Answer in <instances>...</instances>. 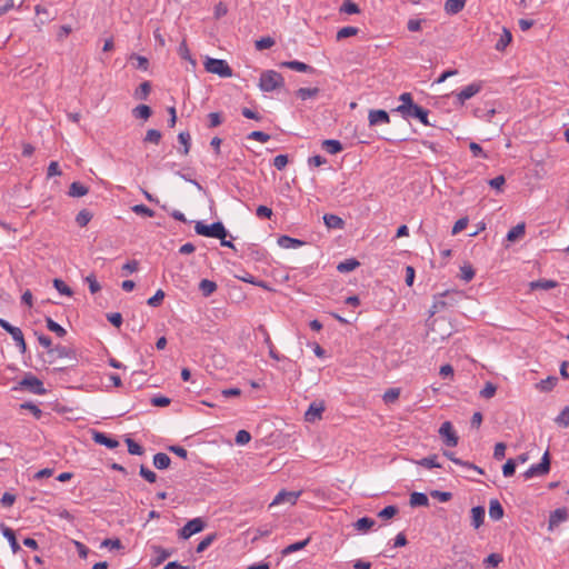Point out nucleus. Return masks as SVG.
<instances>
[{
	"mask_svg": "<svg viewBox=\"0 0 569 569\" xmlns=\"http://www.w3.org/2000/svg\"><path fill=\"white\" fill-rule=\"evenodd\" d=\"M299 495L300 492L282 490L278 492V495L274 497L270 506L280 505L282 502H289L290 505H295Z\"/></svg>",
	"mask_w": 569,
	"mask_h": 569,
	"instance_id": "nucleus-11",
	"label": "nucleus"
},
{
	"mask_svg": "<svg viewBox=\"0 0 569 569\" xmlns=\"http://www.w3.org/2000/svg\"><path fill=\"white\" fill-rule=\"evenodd\" d=\"M368 120L370 126H377L380 123H389L390 117L385 110H370Z\"/></svg>",
	"mask_w": 569,
	"mask_h": 569,
	"instance_id": "nucleus-13",
	"label": "nucleus"
},
{
	"mask_svg": "<svg viewBox=\"0 0 569 569\" xmlns=\"http://www.w3.org/2000/svg\"><path fill=\"white\" fill-rule=\"evenodd\" d=\"M323 411L325 406L322 403L312 402L305 413V419L308 422H315L321 418Z\"/></svg>",
	"mask_w": 569,
	"mask_h": 569,
	"instance_id": "nucleus-12",
	"label": "nucleus"
},
{
	"mask_svg": "<svg viewBox=\"0 0 569 569\" xmlns=\"http://www.w3.org/2000/svg\"><path fill=\"white\" fill-rule=\"evenodd\" d=\"M281 67H284V68H288L291 70H296L299 72H312L313 71L312 67H310L309 64H307L305 62L298 61V60L284 61L281 63Z\"/></svg>",
	"mask_w": 569,
	"mask_h": 569,
	"instance_id": "nucleus-19",
	"label": "nucleus"
},
{
	"mask_svg": "<svg viewBox=\"0 0 569 569\" xmlns=\"http://www.w3.org/2000/svg\"><path fill=\"white\" fill-rule=\"evenodd\" d=\"M171 459L167 453L158 452L153 456V466L157 469H166L170 466Z\"/></svg>",
	"mask_w": 569,
	"mask_h": 569,
	"instance_id": "nucleus-29",
	"label": "nucleus"
},
{
	"mask_svg": "<svg viewBox=\"0 0 569 569\" xmlns=\"http://www.w3.org/2000/svg\"><path fill=\"white\" fill-rule=\"evenodd\" d=\"M473 277H475V270L470 264H466L460 268V278L463 281L469 282L473 279Z\"/></svg>",
	"mask_w": 569,
	"mask_h": 569,
	"instance_id": "nucleus-53",
	"label": "nucleus"
},
{
	"mask_svg": "<svg viewBox=\"0 0 569 569\" xmlns=\"http://www.w3.org/2000/svg\"><path fill=\"white\" fill-rule=\"evenodd\" d=\"M132 114L137 119L148 120L152 114V110L147 104H139L132 110Z\"/></svg>",
	"mask_w": 569,
	"mask_h": 569,
	"instance_id": "nucleus-32",
	"label": "nucleus"
},
{
	"mask_svg": "<svg viewBox=\"0 0 569 569\" xmlns=\"http://www.w3.org/2000/svg\"><path fill=\"white\" fill-rule=\"evenodd\" d=\"M465 298L463 291L461 290H446L433 297L432 309L433 312H438L445 308L453 307L456 303Z\"/></svg>",
	"mask_w": 569,
	"mask_h": 569,
	"instance_id": "nucleus-1",
	"label": "nucleus"
},
{
	"mask_svg": "<svg viewBox=\"0 0 569 569\" xmlns=\"http://www.w3.org/2000/svg\"><path fill=\"white\" fill-rule=\"evenodd\" d=\"M274 44V39L271 37H264L256 41L254 46L257 50L269 49Z\"/></svg>",
	"mask_w": 569,
	"mask_h": 569,
	"instance_id": "nucleus-56",
	"label": "nucleus"
},
{
	"mask_svg": "<svg viewBox=\"0 0 569 569\" xmlns=\"http://www.w3.org/2000/svg\"><path fill=\"white\" fill-rule=\"evenodd\" d=\"M178 141L181 144L182 148H180L178 151L182 156H187L190 152L191 148V136L188 131H182L178 134Z\"/></svg>",
	"mask_w": 569,
	"mask_h": 569,
	"instance_id": "nucleus-18",
	"label": "nucleus"
},
{
	"mask_svg": "<svg viewBox=\"0 0 569 569\" xmlns=\"http://www.w3.org/2000/svg\"><path fill=\"white\" fill-rule=\"evenodd\" d=\"M340 11L348 13V14H355V13H358L360 11V9H359L358 4L355 3L353 1L345 0L340 8Z\"/></svg>",
	"mask_w": 569,
	"mask_h": 569,
	"instance_id": "nucleus-48",
	"label": "nucleus"
},
{
	"mask_svg": "<svg viewBox=\"0 0 569 569\" xmlns=\"http://www.w3.org/2000/svg\"><path fill=\"white\" fill-rule=\"evenodd\" d=\"M151 91V83L143 81L136 90L134 98L139 100H146Z\"/></svg>",
	"mask_w": 569,
	"mask_h": 569,
	"instance_id": "nucleus-35",
	"label": "nucleus"
},
{
	"mask_svg": "<svg viewBox=\"0 0 569 569\" xmlns=\"http://www.w3.org/2000/svg\"><path fill=\"white\" fill-rule=\"evenodd\" d=\"M204 69L206 71L218 74L222 78H229L232 76V69L224 60L221 59L207 58Z\"/></svg>",
	"mask_w": 569,
	"mask_h": 569,
	"instance_id": "nucleus-4",
	"label": "nucleus"
},
{
	"mask_svg": "<svg viewBox=\"0 0 569 569\" xmlns=\"http://www.w3.org/2000/svg\"><path fill=\"white\" fill-rule=\"evenodd\" d=\"M489 517L496 521L503 517V508L497 499H491L489 502Z\"/></svg>",
	"mask_w": 569,
	"mask_h": 569,
	"instance_id": "nucleus-22",
	"label": "nucleus"
},
{
	"mask_svg": "<svg viewBox=\"0 0 569 569\" xmlns=\"http://www.w3.org/2000/svg\"><path fill=\"white\" fill-rule=\"evenodd\" d=\"M322 148L330 154H337L343 149L342 143L335 139L323 140Z\"/></svg>",
	"mask_w": 569,
	"mask_h": 569,
	"instance_id": "nucleus-24",
	"label": "nucleus"
},
{
	"mask_svg": "<svg viewBox=\"0 0 569 569\" xmlns=\"http://www.w3.org/2000/svg\"><path fill=\"white\" fill-rule=\"evenodd\" d=\"M550 470V455L546 451L541 458V461L537 465H532L525 473V479H531L533 477L545 476Z\"/></svg>",
	"mask_w": 569,
	"mask_h": 569,
	"instance_id": "nucleus-5",
	"label": "nucleus"
},
{
	"mask_svg": "<svg viewBox=\"0 0 569 569\" xmlns=\"http://www.w3.org/2000/svg\"><path fill=\"white\" fill-rule=\"evenodd\" d=\"M417 465L431 469V468H441L442 466L437 461V456H428L416 462Z\"/></svg>",
	"mask_w": 569,
	"mask_h": 569,
	"instance_id": "nucleus-39",
	"label": "nucleus"
},
{
	"mask_svg": "<svg viewBox=\"0 0 569 569\" xmlns=\"http://www.w3.org/2000/svg\"><path fill=\"white\" fill-rule=\"evenodd\" d=\"M284 86V79L281 73L274 70H267L261 72L259 78V88L263 92H272Z\"/></svg>",
	"mask_w": 569,
	"mask_h": 569,
	"instance_id": "nucleus-2",
	"label": "nucleus"
},
{
	"mask_svg": "<svg viewBox=\"0 0 569 569\" xmlns=\"http://www.w3.org/2000/svg\"><path fill=\"white\" fill-rule=\"evenodd\" d=\"M53 287L61 293L68 297H71L73 295V291L69 286L64 283L61 279H54L53 280Z\"/></svg>",
	"mask_w": 569,
	"mask_h": 569,
	"instance_id": "nucleus-46",
	"label": "nucleus"
},
{
	"mask_svg": "<svg viewBox=\"0 0 569 569\" xmlns=\"http://www.w3.org/2000/svg\"><path fill=\"white\" fill-rule=\"evenodd\" d=\"M398 513V508L396 506H387L382 510L379 511L378 517L383 520L391 519Z\"/></svg>",
	"mask_w": 569,
	"mask_h": 569,
	"instance_id": "nucleus-51",
	"label": "nucleus"
},
{
	"mask_svg": "<svg viewBox=\"0 0 569 569\" xmlns=\"http://www.w3.org/2000/svg\"><path fill=\"white\" fill-rule=\"evenodd\" d=\"M248 139L266 143L270 140V136L262 131H252L248 134Z\"/></svg>",
	"mask_w": 569,
	"mask_h": 569,
	"instance_id": "nucleus-59",
	"label": "nucleus"
},
{
	"mask_svg": "<svg viewBox=\"0 0 569 569\" xmlns=\"http://www.w3.org/2000/svg\"><path fill=\"white\" fill-rule=\"evenodd\" d=\"M89 189L81 182L74 181L69 187V196L71 197H83L88 193Z\"/></svg>",
	"mask_w": 569,
	"mask_h": 569,
	"instance_id": "nucleus-30",
	"label": "nucleus"
},
{
	"mask_svg": "<svg viewBox=\"0 0 569 569\" xmlns=\"http://www.w3.org/2000/svg\"><path fill=\"white\" fill-rule=\"evenodd\" d=\"M400 396V389L398 388H391V389H388L385 393H383V401L386 403H392L395 402Z\"/></svg>",
	"mask_w": 569,
	"mask_h": 569,
	"instance_id": "nucleus-54",
	"label": "nucleus"
},
{
	"mask_svg": "<svg viewBox=\"0 0 569 569\" xmlns=\"http://www.w3.org/2000/svg\"><path fill=\"white\" fill-rule=\"evenodd\" d=\"M46 323H47V328L54 332L57 336L59 337H63L66 336L67 331L64 328H62L59 323H57L56 321H53L51 318H47L46 319Z\"/></svg>",
	"mask_w": 569,
	"mask_h": 569,
	"instance_id": "nucleus-44",
	"label": "nucleus"
},
{
	"mask_svg": "<svg viewBox=\"0 0 569 569\" xmlns=\"http://www.w3.org/2000/svg\"><path fill=\"white\" fill-rule=\"evenodd\" d=\"M20 408L29 410L37 419H40L42 416L40 408L32 402H23L20 405Z\"/></svg>",
	"mask_w": 569,
	"mask_h": 569,
	"instance_id": "nucleus-60",
	"label": "nucleus"
},
{
	"mask_svg": "<svg viewBox=\"0 0 569 569\" xmlns=\"http://www.w3.org/2000/svg\"><path fill=\"white\" fill-rule=\"evenodd\" d=\"M497 391V386L490 381H487L485 387L480 390L479 395L483 399H491Z\"/></svg>",
	"mask_w": 569,
	"mask_h": 569,
	"instance_id": "nucleus-43",
	"label": "nucleus"
},
{
	"mask_svg": "<svg viewBox=\"0 0 569 569\" xmlns=\"http://www.w3.org/2000/svg\"><path fill=\"white\" fill-rule=\"evenodd\" d=\"M199 290L204 297H209L217 290V283L209 279H202L199 283Z\"/></svg>",
	"mask_w": 569,
	"mask_h": 569,
	"instance_id": "nucleus-33",
	"label": "nucleus"
},
{
	"mask_svg": "<svg viewBox=\"0 0 569 569\" xmlns=\"http://www.w3.org/2000/svg\"><path fill=\"white\" fill-rule=\"evenodd\" d=\"M502 557L499 553H490L485 560L483 565L489 567H498L502 562Z\"/></svg>",
	"mask_w": 569,
	"mask_h": 569,
	"instance_id": "nucleus-50",
	"label": "nucleus"
},
{
	"mask_svg": "<svg viewBox=\"0 0 569 569\" xmlns=\"http://www.w3.org/2000/svg\"><path fill=\"white\" fill-rule=\"evenodd\" d=\"M163 298H164V292H163V290L159 289L151 298L148 299L147 303L150 307H158L161 305Z\"/></svg>",
	"mask_w": 569,
	"mask_h": 569,
	"instance_id": "nucleus-62",
	"label": "nucleus"
},
{
	"mask_svg": "<svg viewBox=\"0 0 569 569\" xmlns=\"http://www.w3.org/2000/svg\"><path fill=\"white\" fill-rule=\"evenodd\" d=\"M129 59L137 61V63H136L137 69H141L143 71L148 70L149 61L146 57L132 53Z\"/></svg>",
	"mask_w": 569,
	"mask_h": 569,
	"instance_id": "nucleus-57",
	"label": "nucleus"
},
{
	"mask_svg": "<svg viewBox=\"0 0 569 569\" xmlns=\"http://www.w3.org/2000/svg\"><path fill=\"white\" fill-rule=\"evenodd\" d=\"M555 421L563 427L569 426V407H565L563 410L558 415Z\"/></svg>",
	"mask_w": 569,
	"mask_h": 569,
	"instance_id": "nucleus-63",
	"label": "nucleus"
},
{
	"mask_svg": "<svg viewBox=\"0 0 569 569\" xmlns=\"http://www.w3.org/2000/svg\"><path fill=\"white\" fill-rule=\"evenodd\" d=\"M439 435L443 438V442L448 447H456L458 445V436L455 432L451 422L446 421L439 428Z\"/></svg>",
	"mask_w": 569,
	"mask_h": 569,
	"instance_id": "nucleus-8",
	"label": "nucleus"
},
{
	"mask_svg": "<svg viewBox=\"0 0 569 569\" xmlns=\"http://www.w3.org/2000/svg\"><path fill=\"white\" fill-rule=\"evenodd\" d=\"M178 52L182 59L190 61L193 66L196 64V61L191 58L190 50L184 41L180 43Z\"/></svg>",
	"mask_w": 569,
	"mask_h": 569,
	"instance_id": "nucleus-64",
	"label": "nucleus"
},
{
	"mask_svg": "<svg viewBox=\"0 0 569 569\" xmlns=\"http://www.w3.org/2000/svg\"><path fill=\"white\" fill-rule=\"evenodd\" d=\"M236 443L239 446L247 445L251 440V435L247 430H239L236 435Z\"/></svg>",
	"mask_w": 569,
	"mask_h": 569,
	"instance_id": "nucleus-61",
	"label": "nucleus"
},
{
	"mask_svg": "<svg viewBox=\"0 0 569 569\" xmlns=\"http://www.w3.org/2000/svg\"><path fill=\"white\" fill-rule=\"evenodd\" d=\"M375 520L368 517H363L358 519L353 527L358 531H367L368 529L372 528L375 526Z\"/></svg>",
	"mask_w": 569,
	"mask_h": 569,
	"instance_id": "nucleus-38",
	"label": "nucleus"
},
{
	"mask_svg": "<svg viewBox=\"0 0 569 569\" xmlns=\"http://www.w3.org/2000/svg\"><path fill=\"white\" fill-rule=\"evenodd\" d=\"M204 521L201 518H193L189 520L180 530L179 537L182 539H188L191 536L202 531L204 529Z\"/></svg>",
	"mask_w": 569,
	"mask_h": 569,
	"instance_id": "nucleus-6",
	"label": "nucleus"
},
{
	"mask_svg": "<svg viewBox=\"0 0 569 569\" xmlns=\"http://www.w3.org/2000/svg\"><path fill=\"white\" fill-rule=\"evenodd\" d=\"M443 455H445L448 459H450L453 463H456V465L463 466V467L469 468V469H473V470H476L479 475H482V473H483V470H482L481 468H479V467L475 466V465H473V463H471V462L462 461L461 459L457 458V457L455 456V453H453V452H451V451H443Z\"/></svg>",
	"mask_w": 569,
	"mask_h": 569,
	"instance_id": "nucleus-23",
	"label": "nucleus"
},
{
	"mask_svg": "<svg viewBox=\"0 0 569 569\" xmlns=\"http://www.w3.org/2000/svg\"><path fill=\"white\" fill-rule=\"evenodd\" d=\"M526 232V226L525 223H518L517 226L512 227L508 233H507V240L510 242H515L518 239L522 238Z\"/></svg>",
	"mask_w": 569,
	"mask_h": 569,
	"instance_id": "nucleus-25",
	"label": "nucleus"
},
{
	"mask_svg": "<svg viewBox=\"0 0 569 569\" xmlns=\"http://www.w3.org/2000/svg\"><path fill=\"white\" fill-rule=\"evenodd\" d=\"M162 134L157 129H149L143 138V142H149L153 144H159Z\"/></svg>",
	"mask_w": 569,
	"mask_h": 569,
	"instance_id": "nucleus-42",
	"label": "nucleus"
},
{
	"mask_svg": "<svg viewBox=\"0 0 569 569\" xmlns=\"http://www.w3.org/2000/svg\"><path fill=\"white\" fill-rule=\"evenodd\" d=\"M480 90H481L480 83H476V82L470 83L456 94L457 100L460 104H463L467 100L475 97Z\"/></svg>",
	"mask_w": 569,
	"mask_h": 569,
	"instance_id": "nucleus-9",
	"label": "nucleus"
},
{
	"mask_svg": "<svg viewBox=\"0 0 569 569\" xmlns=\"http://www.w3.org/2000/svg\"><path fill=\"white\" fill-rule=\"evenodd\" d=\"M126 443L128 446V452L130 455L141 456L144 452L143 448L139 443L133 441L131 438H126Z\"/></svg>",
	"mask_w": 569,
	"mask_h": 569,
	"instance_id": "nucleus-47",
	"label": "nucleus"
},
{
	"mask_svg": "<svg viewBox=\"0 0 569 569\" xmlns=\"http://www.w3.org/2000/svg\"><path fill=\"white\" fill-rule=\"evenodd\" d=\"M467 0H447L443 6V10L447 14L453 16L462 11Z\"/></svg>",
	"mask_w": 569,
	"mask_h": 569,
	"instance_id": "nucleus-16",
	"label": "nucleus"
},
{
	"mask_svg": "<svg viewBox=\"0 0 569 569\" xmlns=\"http://www.w3.org/2000/svg\"><path fill=\"white\" fill-rule=\"evenodd\" d=\"M101 548H108L110 550H120L123 548V545L120 541V539H118V538H116V539L108 538L101 542Z\"/></svg>",
	"mask_w": 569,
	"mask_h": 569,
	"instance_id": "nucleus-49",
	"label": "nucleus"
},
{
	"mask_svg": "<svg viewBox=\"0 0 569 569\" xmlns=\"http://www.w3.org/2000/svg\"><path fill=\"white\" fill-rule=\"evenodd\" d=\"M512 34L509 29L502 28V33L500 34L499 40L497 41L495 48L498 51H503L507 46L511 42Z\"/></svg>",
	"mask_w": 569,
	"mask_h": 569,
	"instance_id": "nucleus-26",
	"label": "nucleus"
},
{
	"mask_svg": "<svg viewBox=\"0 0 569 569\" xmlns=\"http://www.w3.org/2000/svg\"><path fill=\"white\" fill-rule=\"evenodd\" d=\"M2 533L8 539L13 553H17L20 550V546L16 539L14 531L9 527L2 526Z\"/></svg>",
	"mask_w": 569,
	"mask_h": 569,
	"instance_id": "nucleus-28",
	"label": "nucleus"
},
{
	"mask_svg": "<svg viewBox=\"0 0 569 569\" xmlns=\"http://www.w3.org/2000/svg\"><path fill=\"white\" fill-rule=\"evenodd\" d=\"M139 475L150 483L157 480V475L143 465L140 466Z\"/></svg>",
	"mask_w": 569,
	"mask_h": 569,
	"instance_id": "nucleus-55",
	"label": "nucleus"
},
{
	"mask_svg": "<svg viewBox=\"0 0 569 569\" xmlns=\"http://www.w3.org/2000/svg\"><path fill=\"white\" fill-rule=\"evenodd\" d=\"M278 244L286 249L298 248L303 244V241L291 238L289 236H281L278 238Z\"/></svg>",
	"mask_w": 569,
	"mask_h": 569,
	"instance_id": "nucleus-27",
	"label": "nucleus"
},
{
	"mask_svg": "<svg viewBox=\"0 0 569 569\" xmlns=\"http://www.w3.org/2000/svg\"><path fill=\"white\" fill-rule=\"evenodd\" d=\"M92 439L96 443L106 446L109 449H114L119 446V441L114 438L107 436L103 432L94 431Z\"/></svg>",
	"mask_w": 569,
	"mask_h": 569,
	"instance_id": "nucleus-14",
	"label": "nucleus"
},
{
	"mask_svg": "<svg viewBox=\"0 0 569 569\" xmlns=\"http://www.w3.org/2000/svg\"><path fill=\"white\" fill-rule=\"evenodd\" d=\"M10 336L12 337V339L14 340L17 347L20 349V351L23 353L26 352L27 350V345H26V341H24V337H23V333L21 331L20 328H17L16 330H13Z\"/></svg>",
	"mask_w": 569,
	"mask_h": 569,
	"instance_id": "nucleus-36",
	"label": "nucleus"
},
{
	"mask_svg": "<svg viewBox=\"0 0 569 569\" xmlns=\"http://www.w3.org/2000/svg\"><path fill=\"white\" fill-rule=\"evenodd\" d=\"M428 113L429 111L427 109H423L422 107L416 104L410 109L408 113L403 114L402 117L405 119L416 118L425 126H433L432 123L429 122Z\"/></svg>",
	"mask_w": 569,
	"mask_h": 569,
	"instance_id": "nucleus-10",
	"label": "nucleus"
},
{
	"mask_svg": "<svg viewBox=\"0 0 569 569\" xmlns=\"http://www.w3.org/2000/svg\"><path fill=\"white\" fill-rule=\"evenodd\" d=\"M19 388L20 389H27L29 390L30 392L34 393V395H44L46 393V389L43 387V383L40 379H38L37 377L30 375V376H27L24 377L20 382H19Z\"/></svg>",
	"mask_w": 569,
	"mask_h": 569,
	"instance_id": "nucleus-7",
	"label": "nucleus"
},
{
	"mask_svg": "<svg viewBox=\"0 0 569 569\" xmlns=\"http://www.w3.org/2000/svg\"><path fill=\"white\" fill-rule=\"evenodd\" d=\"M568 513L566 509H556L549 518V528L552 529L557 527L559 523L567 520Z\"/></svg>",
	"mask_w": 569,
	"mask_h": 569,
	"instance_id": "nucleus-21",
	"label": "nucleus"
},
{
	"mask_svg": "<svg viewBox=\"0 0 569 569\" xmlns=\"http://www.w3.org/2000/svg\"><path fill=\"white\" fill-rule=\"evenodd\" d=\"M323 222L329 229H342L345 221L336 214L327 213L323 216Z\"/></svg>",
	"mask_w": 569,
	"mask_h": 569,
	"instance_id": "nucleus-20",
	"label": "nucleus"
},
{
	"mask_svg": "<svg viewBox=\"0 0 569 569\" xmlns=\"http://www.w3.org/2000/svg\"><path fill=\"white\" fill-rule=\"evenodd\" d=\"M194 231L199 236L217 239L226 238L228 236L227 229L220 221L213 222L210 226H207L201 221H197L194 224Z\"/></svg>",
	"mask_w": 569,
	"mask_h": 569,
	"instance_id": "nucleus-3",
	"label": "nucleus"
},
{
	"mask_svg": "<svg viewBox=\"0 0 569 569\" xmlns=\"http://www.w3.org/2000/svg\"><path fill=\"white\" fill-rule=\"evenodd\" d=\"M131 210L137 213V214H141V216H146V217H153L154 216V211L150 208H148L147 206L144 204H134Z\"/></svg>",
	"mask_w": 569,
	"mask_h": 569,
	"instance_id": "nucleus-58",
	"label": "nucleus"
},
{
	"mask_svg": "<svg viewBox=\"0 0 569 569\" xmlns=\"http://www.w3.org/2000/svg\"><path fill=\"white\" fill-rule=\"evenodd\" d=\"M319 91V88H300L296 91V94L301 100H307L317 97Z\"/></svg>",
	"mask_w": 569,
	"mask_h": 569,
	"instance_id": "nucleus-37",
	"label": "nucleus"
},
{
	"mask_svg": "<svg viewBox=\"0 0 569 569\" xmlns=\"http://www.w3.org/2000/svg\"><path fill=\"white\" fill-rule=\"evenodd\" d=\"M429 505V499L426 493L422 492H413L410 496V506L411 507H427Z\"/></svg>",
	"mask_w": 569,
	"mask_h": 569,
	"instance_id": "nucleus-31",
	"label": "nucleus"
},
{
	"mask_svg": "<svg viewBox=\"0 0 569 569\" xmlns=\"http://www.w3.org/2000/svg\"><path fill=\"white\" fill-rule=\"evenodd\" d=\"M399 100L401 101V104H399L395 111L399 112L401 116L408 113L410 109L416 106L412 100V96L409 92L400 94Z\"/></svg>",
	"mask_w": 569,
	"mask_h": 569,
	"instance_id": "nucleus-15",
	"label": "nucleus"
},
{
	"mask_svg": "<svg viewBox=\"0 0 569 569\" xmlns=\"http://www.w3.org/2000/svg\"><path fill=\"white\" fill-rule=\"evenodd\" d=\"M557 286H558V283L556 281L548 280V279H539V280L530 282V288L532 290H535V289L549 290V289L556 288Z\"/></svg>",
	"mask_w": 569,
	"mask_h": 569,
	"instance_id": "nucleus-34",
	"label": "nucleus"
},
{
	"mask_svg": "<svg viewBox=\"0 0 569 569\" xmlns=\"http://www.w3.org/2000/svg\"><path fill=\"white\" fill-rule=\"evenodd\" d=\"M485 513V508L481 506H477L471 509V525L475 529H478L483 523Z\"/></svg>",
	"mask_w": 569,
	"mask_h": 569,
	"instance_id": "nucleus-17",
	"label": "nucleus"
},
{
	"mask_svg": "<svg viewBox=\"0 0 569 569\" xmlns=\"http://www.w3.org/2000/svg\"><path fill=\"white\" fill-rule=\"evenodd\" d=\"M359 264V261L356 259H347L337 266V270L340 272H350L353 271Z\"/></svg>",
	"mask_w": 569,
	"mask_h": 569,
	"instance_id": "nucleus-40",
	"label": "nucleus"
},
{
	"mask_svg": "<svg viewBox=\"0 0 569 569\" xmlns=\"http://www.w3.org/2000/svg\"><path fill=\"white\" fill-rule=\"evenodd\" d=\"M309 541H310V538H307L302 541L291 543L282 550V555L287 556L292 552L299 551V550L303 549L309 543Z\"/></svg>",
	"mask_w": 569,
	"mask_h": 569,
	"instance_id": "nucleus-41",
	"label": "nucleus"
},
{
	"mask_svg": "<svg viewBox=\"0 0 569 569\" xmlns=\"http://www.w3.org/2000/svg\"><path fill=\"white\" fill-rule=\"evenodd\" d=\"M359 32L356 27H343L337 32V40H342L349 37H353Z\"/></svg>",
	"mask_w": 569,
	"mask_h": 569,
	"instance_id": "nucleus-45",
	"label": "nucleus"
},
{
	"mask_svg": "<svg viewBox=\"0 0 569 569\" xmlns=\"http://www.w3.org/2000/svg\"><path fill=\"white\" fill-rule=\"evenodd\" d=\"M92 219V214L91 212H89L88 210H81L77 217H76V222L80 226V227H84L87 226L90 220Z\"/></svg>",
	"mask_w": 569,
	"mask_h": 569,
	"instance_id": "nucleus-52",
	"label": "nucleus"
}]
</instances>
